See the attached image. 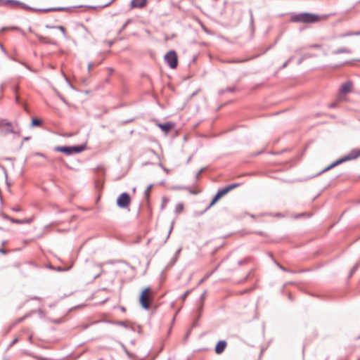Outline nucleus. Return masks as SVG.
I'll return each mask as SVG.
<instances>
[{
	"label": "nucleus",
	"instance_id": "1",
	"mask_svg": "<svg viewBox=\"0 0 360 360\" xmlns=\"http://www.w3.org/2000/svg\"><path fill=\"white\" fill-rule=\"evenodd\" d=\"M320 20V16L311 13H300L291 17L293 22L315 23Z\"/></svg>",
	"mask_w": 360,
	"mask_h": 360
},
{
	"label": "nucleus",
	"instance_id": "2",
	"mask_svg": "<svg viewBox=\"0 0 360 360\" xmlns=\"http://www.w3.org/2000/svg\"><path fill=\"white\" fill-rule=\"evenodd\" d=\"M360 157V150L359 149H354L352 150L348 155H345V157L337 160L332 164H330L329 166H328L326 168H325L321 173L327 172L332 168L346 162L348 160H352L354 159H356L357 158Z\"/></svg>",
	"mask_w": 360,
	"mask_h": 360
},
{
	"label": "nucleus",
	"instance_id": "3",
	"mask_svg": "<svg viewBox=\"0 0 360 360\" xmlns=\"http://www.w3.org/2000/svg\"><path fill=\"white\" fill-rule=\"evenodd\" d=\"M1 2H2L4 4L9 5L11 8H15L18 6H22V8L27 9V10H32V11H37L36 9L29 7L28 6L25 5L24 3L20 2L17 0H0ZM65 10V8H50L46 9H39V11H44V12H49V11H64Z\"/></svg>",
	"mask_w": 360,
	"mask_h": 360
},
{
	"label": "nucleus",
	"instance_id": "4",
	"mask_svg": "<svg viewBox=\"0 0 360 360\" xmlns=\"http://www.w3.org/2000/svg\"><path fill=\"white\" fill-rule=\"evenodd\" d=\"M85 146L84 145H77V146H56L54 148V150L57 152H60L65 153L67 155H71L72 154L79 153L84 150Z\"/></svg>",
	"mask_w": 360,
	"mask_h": 360
},
{
	"label": "nucleus",
	"instance_id": "5",
	"mask_svg": "<svg viewBox=\"0 0 360 360\" xmlns=\"http://www.w3.org/2000/svg\"><path fill=\"white\" fill-rule=\"evenodd\" d=\"M152 301L151 289L147 287L143 290L139 297V302L144 309H148Z\"/></svg>",
	"mask_w": 360,
	"mask_h": 360
},
{
	"label": "nucleus",
	"instance_id": "6",
	"mask_svg": "<svg viewBox=\"0 0 360 360\" xmlns=\"http://www.w3.org/2000/svg\"><path fill=\"white\" fill-rule=\"evenodd\" d=\"M165 60L169 67L172 69H174L178 65V58L175 51L171 50L168 51L165 56Z\"/></svg>",
	"mask_w": 360,
	"mask_h": 360
},
{
	"label": "nucleus",
	"instance_id": "7",
	"mask_svg": "<svg viewBox=\"0 0 360 360\" xmlns=\"http://www.w3.org/2000/svg\"><path fill=\"white\" fill-rule=\"evenodd\" d=\"M131 202V198L127 193H121L117 199V205L120 208H127Z\"/></svg>",
	"mask_w": 360,
	"mask_h": 360
},
{
	"label": "nucleus",
	"instance_id": "8",
	"mask_svg": "<svg viewBox=\"0 0 360 360\" xmlns=\"http://www.w3.org/2000/svg\"><path fill=\"white\" fill-rule=\"evenodd\" d=\"M0 133L1 134H7L8 133L15 134L12 123L6 120H0Z\"/></svg>",
	"mask_w": 360,
	"mask_h": 360
},
{
	"label": "nucleus",
	"instance_id": "9",
	"mask_svg": "<svg viewBox=\"0 0 360 360\" xmlns=\"http://www.w3.org/2000/svg\"><path fill=\"white\" fill-rule=\"evenodd\" d=\"M239 186H240V184H238V183L232 184L228 185L222 188H219L218 190L217 193H219L222 198L224 195L227 194L229 191L238 187Z\"/></svg>",
	"mask_w": 360,
	"mask_h": 360
},
{
	"label": "nucleus",
	"instance_id": "10",
	"mask_svg": "<svg viewBox=\"0 0 360 360\" xmlns=\"http://www.w3.org/2000/svg\"><path fill=\"white\" fill-rule=\"evenodd\" d=\"M352 90V82L350 81H347L343 83L340 88V93L342 94H347L351 92Z\"/></svg>",
	"mask_w": 360,
	"mask_h": 360
},
{
	"label": "nucleus",
	"instance_id": "11",
	"mask_svg": "<svg viewBox=\"0 0 360 360\" xmlns=\"http://www.w3.org/2000/svg\"><path fill=\"white\" fill-rule=\"evenodd\" d=\"M226 345L227 343L225 340H219L215 346V352L218 354H221L224 351Z\"/></svg>",
	"mask_w": 360,
	"mask_h": 360
},
{
	"label": "nucleus",
	"instance_id": "12",
	"mask_svg": "<svg viewBox=\"0 0 360 360\" xmlns=\"http://www.w3.org/2000/svg\"><path fill=\"white\" fill-rule=\"evenodd\" d=\"M147 0H131V7L134 8H143L146 6Z\"/></svg>",
	"mask_w": 360,
	"mask_h": 360
},
{
	"label": "nucleus",
	"instance_id": "13",
	"mask_svg": "<svg viewBox=\"0 0 360 360\" xmlns=\"http://www.w3.org/2000/svg\"><path fill=\"white\" fill-rule=\"evenodd\" d=\"M174 124L172 122H165L159 124L158 127L165 133H168L174 127Z\"/></svg>",
	"mask_w": 360,
	"mask_h": 360
},
{
	"label": "nucleus",
	"instance_id": "14",
	"mask_svg": "<svg viewBox=\"0 0 360 360\" xmlns=\"http://www.w3.org/2000/svg\"><path fill=\"white\" fill-rule=\"evenodd\" d=\"M221 198V196L220 195L219 193H218L217 192L216 195L214 196V198H212V201L210 202V205L205 208V210L203 211L202 213L205 212L206 211H207L211 207H212L220 198Z\"/></svg>",
	"mask_w": 360,
	"mask_h": 360
},
{
	"label": "nucleus",
	"instance_id": "15",
	"mask_svg": "<svg viewBox=\"0 0 360 360\" xmlns=\"http://www.w3.org/2000/svg\"><path fill=\"white\" fill-rule=\"evenodd\" d=\"M352 51L347 48L341 47L336 50L332 51L333 55L340 54V53H350Z\"/></svg>",
	"mask_w": 360,
	"mask_h": 360
},
{
	"label": "nucleus",
	"instance_id": "16",
	"mask_svg": "<svg viewBox=\"0 0 360 360\" xmlns=\"http://www.w3.org/2000/svg\"><path fill=\"white\" fill-rule=\"evenodd\" d=\"M32 221V218L25 219H11V221L14 224H30Z\"/></svg>",
	"mask_w": 360,
	"mask_h": 360
},
{
	"label": "nucleus",
	"instance_id": "17",
	"mask_svg": "<svg viewBox=\"0 0 360 360\" xmlns=\"http://www.w3.org/2000/svg\"><path fill=\"white\" fill-rule=\"evenodd\" d=\"M6 30H17L20 31L22 34H24V32L21 30V29L16 26H12V27H4L1 28V31H6Z\"/></svg>",
	"mask_w": 360,
	"mask_h": 360
},
{
	"label": "nucleus",
	"instance_id": "18",
	"mask_svg": "<svg viewBox=\"0 0 360 360\" xmlns=\"http://www.w3.org/2000/svg\"><path fill=\"white\" fill-rule=\"evenodd\" d=\"M314 55L311 53H305L297 61V64L300 65L305 59L314 57Z\"/></svg>",
	"mask_w": 360,
	"mask_h": 360
},
{
	"label": "nucleus",
	"instance_id": "19",
	"mask_svg": "<svg viewBox=\"0 0 360 360\" xmlns=\"http://www.w3.org/2000/svg\"><path fill=\"white\" fill-rule=\"evenodd\" d=\"M38 39L44 42V43H46V44H55L54 42H53L51 39H47L46 37H44L43 36H41V35H38L37 36Z\"/></svg>",
	"mask_w": 360,
	"mask_h": 360
},
{
	"label": "nucleus",
	"instance_id": "20",
	"mask_svg": "<svg viewBox=\"0 0 360 360\" xmlns=\"http://www.w3.org/2000/svg\"><path fill=\"white\" fill-rule=\"evenodd\" d=\"M184 210V204L181 202L178 203L174 209V212L176 214L181 213Z\"/></svg>",
	"mask_w": 360,
	"mask_h": 360
},
{
	"label": "nucleus",
	"instance_id": "21",
	"mask_svg": "<svg viewBox=\"0 0 360 360\" xmlns=\"http://www.w3.org/2000/svg\"><path fill=\"white\" fill-rule=\"evenodd\" d=\"M152 187H153V184L148 185V187L146 188V189L144 191V196H145L146 200L149 199L150 191V189L152 188Z\"/></svg>",
	"mask_w": 360,
	"mask_h": 360
},
{
	"label": "nucleus",
	"instance_id": "22",
	"mask_svg": "<svg viewBox=\"0 0 360 360\" xmlns=\"http://www.w3.org/2000/svg\"><path fill=\"white\" fill-rule=\"evenodd\" d=\"M360 266V262H358L356 263L353 267L352 269H351L350 272H349V277H352L353 276V274L355 273V271L359 268Z\"/></svg>",
	"mask_w": 360,
	"mask_h": 360
},
{
	"label": "nucleus",
	"instance_id": "23",
	"mask_svg": "<svg viewBox=\"0 0 360 360\" xmlns=\"http://www.w3.org/2000/svg\"><path fill=\"white\" fill-rule=\"evenodd\" d=\"M360 266V262H358L356 263L353 267L352 269H351L350 272H349V277H352L353 276V274L355 273V271L359 268Z\"/></svg>",
	"mask_w": 360,
	"mask_h": 360
},
{
	"label": "nucleus",
	"instance_id": "24",
	"mask_svg": "<svg viewBox=\"0 0 360 360\" xmlns=\"http://www.w3.org/2000/svg\"><path fill=\"white\" fill-rule=\"evenodd\" d=\"M360 266V262H358L356 263L353 267L352 269H351L350 272H349V277H352L353 276V274L355 273V271L359 268Z\"/></svg>",
	"mask_w": 360,
	"mask_h": 360
},
{
	"label": "nucleus",
	"instance_id": "25",
	"mask_svg": "<svg viewBox=\"0 0 360 360\" xmlns=\"http://www.w3.org/2000/svg\"><path fill=\"white\" fill-rule=\"evenodd\" d=\"M360 266V262H358L356 263L353 267L352 269H351L350 272H349V277H352L353 276V274L355 273V271L359 268Z\"/></svg>",
	"mask_w": 360,
	"mask_h": 360
},
{
	"label": "nucleus",
	"instance_id": "26",
	"mask_svg": "<svg viewBox=\"0 0 360 360\" xmlns=\"http://www.w3.org/2000/svg\"><path fill=\"white\" fill-rule=\"evenodd\" d=\"M360 266V262H358L356 263L353 267L352 269H351L350 272H349V277H352L353 276V274L355 273V271L359 268Z\"/></svg>",
	"mask_w": 360,
	"mask_h": 360
},
{
	"label": "nucleus",
	"instance_id": "27",
	"mask_svg": "<svg viewBox=\"0 0 360 360\" xmlns=\"http://www.w3.org/2000/svg\"><path fill=\"white\" fill-rule=\"evenodd\" d=\"M41 121L39 119H37V118H33L32 120V122H31V126L32 127H38V126H40L41 124Z\"/></svg>",
	"mask_w": 360,
	"mask_h": 360
},
{
	"label": "nucleus",
	"instance_id": "28",
	"mask_svg": "<svg viewBox=\"0 0 360 360\" xmlns=\"http://www.w3.org/2000/svg\"><path fill=\"white\" fill-rule=\"evenodd\" d=\"M56 29H58L59 30H60V32H62L63 37L65 38H68V37L66 35V33H65V29L64 28V27H63L61 25H56Z\"/></svg>",
	"mask_w": 360,
	"mask_h": 360
},
{
	"label": "nucleus",
	"instance_id": "29",
	"mask_svg": "<svg viewBox=\"0 0 360 360\" xmlns=\"http://www.w3.org/2000/svg\"><path fill=\"white\" fill-rule=\"evenodd\" d=\"M294 57L290 56L281 66V68L283 69L288 66V65L293 60Z\"/></svg>",
	"mask_w": 360,
	"mask_h": 360
},
{
	"label": "nucleus",
	"instance_id": "30",
	"mask_svg": "<svg viewBox=\"0 0 360 360\" xmlns=\"http://www.w3.org/2000/svg\"><path fill=\"white\" fill-rule=\"evenodd\" d=\"M102 61H103V59L100 62H98L97 63H95V62H90V63H89V64H88V70L89 71L93 66L101 63Z\"/></svg>",
	"mask_w": 360,
	"mask_h": 360
},
{
	"label": "nucleus",
	"instance_id": "31",
	"mask_svg": "<svg viewBox=\"0 0 360 360\" xmlns=\"http://www.w3.org/2000/svg\"><path fill=\"white\" fill-rule=\"evenodd\" d=\"M351 35H360V32H350V33H347L345 34H344V36H351Z\"/></svg>",
	"mask_w": 360,
	"mask_h": 360
},
{
	"label": "nucleus",
	"instance_id": "32",
	"mask_svg": "<svg viewBox=\"0 0 360 360\" xmlns=\"http://www.w3.org/2000/svg\"><path fill=\"white\" fill-rule=\"evenodd\" d=\"M204 171V168H201L196 174L195 178L198 179L200 178L201 173Z\"/></svg>",
	"mask_w": 360,
	"mask_h": 360
},
{
	"label": "nucleus",
	"instance_id": "33",
	"mask_svg": "<svg viewBox=\"0 0 360 360\" xmlns=\"http://www.w3.org/2000/svg\"><path fill=\"white\" fill-rule=\"evenodd\" d=\"M275 263L276 264V265L281 269L283 270V271H288L287 269L285 268L284 266H283L281 264H280L279 263L275 262Z\"/></svg>",
	"mask_w": 360,
	"mask_h": 360
},
{
	"label": "nucleus",
	"instance_id": "34",
	"mask_svg": "<svg viewBox=\"0 0 360 360\" xmlns=\"http://www.w3.org/2000/svg\"><path fill=\"white\" fill-rule=\"evenodd\" d=\"M2 217L5 219H8L11 221V219H13L12 217H9L8 214L2 213L1 214Z\"/></svg>",
	"mask_w": 360,
	"mask_h": 360
},
{
	"label": "nucleus",
	"instance_id": "35",
	"mask_svg": "<svg viewBox=\"0 0 360 360\" xmlns=\"http://www.w3.org/2000/svg\"><path fill=\"white\" fill-rule=\"evenodd\" d=\"M190 293V290H187L181 296V299L182 300H185L186 298V297L188 295V294Z\"/></svg>",
	"mask_w": 360,
	"mask_h": 360
},
{
	"label": "nucleus",
	"instance_id": "36",
	"mask_svg": "<svg viewBox=\"0 0 360 360\" xmlns=\"http://www.w3.org/2000/svg\"><path fill=\"white\" fill-rule=\"evenodd\" d=\"M18 342V338H16L13 339V340L9 345V347H12L13 345H14Z\"/></svg>",
	"mask_w": 360,
	"mask_h": 360
},
{
	"label": "nucleus",
	"instance_id": "37",
	"mask_svg": "<svg viewBox=\"0 0 360 360\" xmlns=\"http://www.w3.org/2000/svg\"><path fill=\"white\" fill-rule=\"evenodd\" d=\"M11 210L14 212H20L21 211V208L19 206L13 207Z\"/></svg>",
	"mask_w": 360,
	"mask_h": 360
},
{
	"label": "nucleus",
	"instance_id": "38",
	"mask_svg": "<svg viewBox=\"0 0 360 360\" xmlns=\"http://www.w3.org/2000/svg\"><path fill=\"white\" fill-rule=\"evenodd\" d=\"M249 13H250V22H251V24H253L254 20H253L252 11L251 9L249 11Z\"/></svg>",
	"mask_w": 360,
	"mask_h": 360
},
{
	"label": "nucleus",
	"instance_id": "39",
	"mask_svg": "<svg viewBox=\"0 0 360 360\" xmlns=\"http://www.w3.org/2000/svg\"><path fill=\"white\" fill-rule=\"evenodd\" d=\"M236 90L235 87H228L226 88L227 92H234Z\"/></svg>",
	"mask_w": 360,
	"mask_h": 360
},
{
	"label": "nucleus",
	"instance_id": "40",
	"mask_svg": "<svg viewBox=\"0 0 360 360\" xmlns=\"http://www.w3.org/2000/svg\"><path fill=\"white\" fill-rule=\"evenodd\" d=\"M247 262L246 259H241L238 262V265H243Z\"/></svg>",
	"mask_w": 360,
	"mask_h": 360
},
{
	"label": "nucleus",
	"instance_id": "41",
	"mask_svg": "<svg viewBox=\"0 0 360 360\" xmlns=\"http://www.w3.org/2000/svg\"><path fill=\"white\" fill-rule=\"evenodd\" d=\"M338 105V104L336 103H332L330 104H329L328 107L330 108H336Z\"/></svg>",
	"mask_w": 360,
	"mask_h": 360
},
{
	"label": "nucleus",
	"instance_id": "42",
	"mask_svg": "<svg viewBox=\"0 0 360 360\" xmlns=\"http://www.w3.org/2000/svg\"><path fill=\"white\" fill-rule=\"evenodd\" d=\"M117 324L123 327H127V323L124 321H120L117 323Z\"/></svg>",
	"mask_w": 360,
	"mask_h": 360
},
{
	"label": "nucleus",
	"instance_id": "43",
	"mask_svg": "<svg viewBox=\"0 0 360 360\" xmlns=\"http://www.w3.org/2000/svg\"><path fill=\"white\" fill-rule=\"evenodd\" d=\"M0 252L3 255H6L7 254V251L4 249V248H0Z\"/></svg>",
	"mask_w": 360,
	"mask_h": 360
},
{
	"label": "nucleus",
	"instance_id": "44",
	"mask_svg": "<svg viewBox=\"0 0 360 360\" xmlns=\"http://www.w3.org/2000/svg\"><path fill=\"white\" fill-rule=\"evenodd\" d=\"M226 92H227L226 89H224L219 90V94L221 95V94H225Z\"/></svg>",
	"mask_w": 360,
	"mask_h": 360
},
{
	"label": "nucleus",
	"instance_id": "45",
	"mask_svg": "<svg viewBox=\"0 0 360 360\" xmlns=\"http://www.w3.org/2000/svg\"><path fill=\"white\" fill-rule=\"evenodd\" d=\"M114 1H115V0H111V1H109L108 4H106L103 5L102 7H103V8H105V7H106V6H110V4H111Z\"/></svg>",
	"mask_w": 360,
	"mask_h": 360
},
{
	"label": "nucleus",
	"instance_id": "46",
	"mask_svg": "<svg viewBox=\"0 0 360 360\" xmlns=\"http://www.w3.org/2000/svg\"><path fill=\"white\" fill-rule=\"evenodd\" d=\"M46 27L49 28V29H56V26H51V25H46Z\"/></svg>",
	"mask_w": 360,
	"mask_h": 360
},
{
	"label": "nucleus",
	"instance_id": "47",
	"mask_svg": "<svg viewBox=\"0 0 360 360\" xmlns=\"http://www.w3.org/2000/svg\"><path fill=\"white\" fill-rule=\"evenodd\" d=\"M205 295H206V291H205V292L202 294V295H201V297H200L201 300H203L205 299Z\"/></svg>",
	"mask_w": 360,
	"mask_h": 360
},
{
	"label": "nucleus",
	"instance_id": "48",
	"mask_svg": "<svg viewBox=\"0 0 360 360\" xmlns=\"http://www.w3.org/2000/svg\"><path fill=\"white\" fill-rule=\"evenodd\" d=\"M312 48H320L321 46L319 44H313L311 46Z\"/></svg>",
	"mask_w": 360,
	"mask_h": 360
},
{
	"label": "nucleus",
	"instance_id": "49",
	"mask_svg": "<svg viewBox=\"0 0 360 360\" xmlns=\"http://www.w3.org/2000/svg\"><path fill=\"white\" fill-rule=\"evenodd\" d=\"M36 155H39V156H41V157L46 158V156L43 153H37Z\"/></svg>",
	"mask_w": 360,
	"mask_h": 360
},
{
	"label": "nucleus",
	"instance_id": "50",
	"mask_svg": "<svg viewBox=\"0 0 360 360\" xmlns=\"http://www.w3.org/2000/svg\"><path fill=\"white\" fill-rule=\"evenodd\" d=\"M172 226H171V228H170V229L169 231V233H168L167 236V239L169 237V235H170V233L172 232Z\"/></svg>",
	"mask_w": 360,
	"mask_h": 360
},
{
	"label": "nucleus",
	"instance_id": "51",
	"mask_svg": "<svg viewBox=\"0 0 360 360\" xmlns=\"http://www.w3.org/2000/svg\"><path fill=\"white\" fill-rule=\"evenodd\" d=\"M60 99L65 103H67L66 100L63 97H60Z\"/></svg>",
	"mask_w": 360,
	"mask_h": 360
},
{
	"label": "nucleus",
	"instance_id": "52",
	"mask_svg": "<svg viewBox=\"0 0 360 360\" xmlns=\"http://www.w3.org/2000/svg\"><path fill=\"white\" fill-rule=\"evenodd\" d=\"M75 215H72L71 219L70 220V222H71L75 218Z\"/></svg>",
	"mask_w": 360,
	"mask_h": 360
},
{
	"label": "nucleus",
	"instance_id": "53",
	"mask_svg": "<svg viewBox=\"0 0 360 360\" xmlns=\"http://www.w3.org/2000/svg\"><path fill=\"white\" fill-rule=\"evenodd\" d=\"M15 101H16L17 103H18V102H19V97H18V96H15Z\"/></svg>",
	"mask_w": 360,
	"mask_h": 360
},
{
	"label": "nucleus",
	"instance_id": "54",
	"mask_svg": "<svg viewBox=\"0 0 360 360\" xmlns=\"http://www.w3.org/2000/svg\"><path fill=\"white\" fill-rule=\"evenodd\" d=\"M6 243H7L6 240H4V241H2L1 244L4 246L6 244Z\"/></svg>",
	"mask_w": 360,
	"mask_h": 360
},
{
	"label": "nucleus",
	"instance_id": "55",
	"mask_svg": "<svg viewBox=\"0 0 360 360\" xmlns=\"http://www.w3.org/2000/svg\"><path fill=\"white\" fill-rule=\"evenodd\" d=\"M288 298L290 300H292V295L290 294H289L288 295Z\"/></svg>",
	"mask_w": 360,
	"mask_h": 360
},
{
	"label": "nucleus",
	"instance_id": "56",
	"mask_svg": "<svg viewBox=\"0 0 360 360\" xmlns=\"http://www.w3.org/2000/svg\"><path fill=\"white\" fill-rule=\"evenodd\" d=\"M65 212V210H58V212Z\"/></svg>",
	"mask_w": 360,
	"mask_h": 360
},
{
	"label": "nucleus",
	"instance_id": "57",
	"mask_svg": "<svg viewBox=\"0 0 360 360\" xmlns=\"http://www.w3.org/2000/svg\"><path fill=\"white\" fill-rule=\"evenodd\" d=\"M108 70H109V72H110V73L113 72V69H112V68H109Z\"/></svg>",
	"mask_w": 360,
	"mask_h": 360
},
{
	"label": "nucleus",
	"instance_id": "58",
	"mask_svg": "<svg viewBox=\"0 0 360 360\" xmlns=\"http://www.w3.org/2000/svg\"><path fill=\"white\" fill-rule=\"evenodd\" d=\"M249 59H245V60H239L238 62H245L247 60H248Z\"/></svg>",
	"mask_w": 360,
	"mask_h": 360
},
{
	"label": "nucleus",
	"instance_id": "59",
	"mask_svg": "<svg viewBox=\"0 0 360 360\" xmlns=\"http://www.w3.org/2000/svg\"><path fill=\"white\" fill-rule=\"evenodd\" d=\"M33 299H34V300H40V298H39V297H34Z\"/></svg>",
	"mask_w": 360,
	"mask_h": 360
},
{
	"label": "nucleus",
	"instance_id": "60",
	"mask_svg": "<svg viewBox=\"0 0 360 360\" xmlns=\"http://www.w3.org/2000/svg\"><path fill=\"white\" fill-rule=\"evenodd\" d=\"M58 271H62V268L61 267H58Z\"/></svg>",
	"mask_w": 360,
	"mask_h": 360
},
{
	"label": "nucleus",
	"instance_id": "61",
	"mask_svg": "<svg viewBox=\"0 0 360 360\" xmlns=\"http://www.w3.org/2000/svg\"><path fill=\"white\" fill-rule=\"evenodd\" d=\"M0 49H1L4 51V48H3L1 44H0Z\"/></svg>",
	"mask_w": 360,
	"mask_h": 360
},
{
	"label": "nucleus",
	"instance_id": "62",
	"mask_svg": "<svg viewBox=\"0 0 360 360\" xmlns=\"http://www.w3.org/2000/svg\"><path fill=\"white\" fill-rule=\"evenodd\" d=\"M30 139V137H25V140H29Z\"/></svg>",
	"mask_w": 360,
	"mask_h": 360
},
{
	"label": "nucleus",
	"instance_id": "63",
	"mask_svg": "<svg viewBox=\"0 0 360 360\" xmlns=\"http://www.w3.org/2000/svg\"><path fill=\"white\" fill-rule=\"evenodd\" d=\"M6 184H7L8 186H11V184L8 181H6Z\"/></svg>",
	"mask_w": 360,
	"mask_h": 360
},
{
	"label": "nucleus",
	"instance_id": "64",
	"mask_svg": "<svg viewBox=\"0 0 360 360\" xmlns=\"http://www.w3.org/2000/svg\"><path fill=\"white\" fill-rule=\"evenodd\" d=\"M1 90L3 91V85L1 86Z\"/></svg>",
	"mask_w": 360,
	"mask_h": 360
}]
</instances>
